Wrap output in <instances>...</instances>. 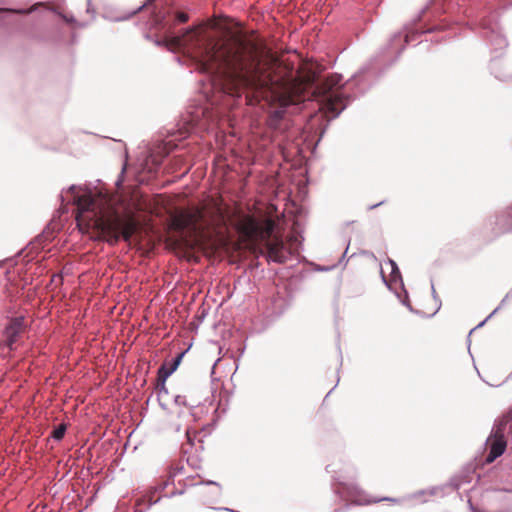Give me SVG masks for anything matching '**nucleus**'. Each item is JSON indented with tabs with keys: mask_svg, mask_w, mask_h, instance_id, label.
<instances>
[{
	"mask_svg": "<svg viewBox=\"0 0 512 512\" xmlns=\"http://www.w3.org/2000/svg\"><path fill=\"white\" fill-rule=\"evenodd\" d=\"M172 160L175 161V167L173 168V171H176V169L180 167L184 162L182 155H176Z\"/></svg>",
	"mask_w": 512,
	"mask_h": 512,
	"instance_id": "obj_20",
	"label": "nucleus"
},
{
	"mask_svg": "<svg viewBox=\"0 0 512 512\" xmlns=\"http://www.w3.org/2000/svg\"><path fill=\"white\" fill-rule=\"evenodd\" d=\"M67 23L74 24L78 27H84L85 24L78 22L73 16H67L61 13H58Z\"/></svg>",
	"mask_w": 512,
	"mask_h": 512,
	"instance_id": "obj_16",
	"label": "nucleus"
},
{
	"mask_svg": "<svg viewBox=\"0 0 512 512\" xmlns=\"http://www.w3.org/2000/svg\"><path fill=\"white\" fill-rule=\"evenodd\" d=\"M381 276H382V279H383L384 283H385L386 285H388L387 279H386V277H385V275L383 274V272H382V271H381Z\"/></svg>",
	"mask_w": 512,
	"mask_h": 512,
	"instance_id": "obj_33",
	"label": "nucleus"
},
{
	"mask_svg": "<svg viewBox=\"0 0 512 512\" xmlns=\"http://www.w3.org/2000/svg\"><path fill=\"white\" fill-rule=\"evenodd\" d=\"M175 366H171L170 363H163L158 369V381L161 383V387L158 390L157 398L160 406L164 409H168V390L165 387V381L175 371Z\"/></svg>",
	"mask_w": 512,
	"mask_h": 512,
	"instance_id": "obj_7",
	"label": "nucleus"
},
{
	"mask_svg": "<svg viewBox=\"0 0 512 512\" xmlns=\"http://www.w3.org/2000/svg\"><path fill=\"white\" fill-rule=\"evenodd\" d=\"M411 39H414V36L408 35V34L405 36V42L406 43H408Z\"/></svg>",
	"mask_w": 512,
	"mask_h": 512,
	"instance_id": "obj_29",
	"label": "nucleus"
},
{
	"mask_svg": "<svg viewBox=\"0 0 512 512\" xmlns=\"http://www.w3.org/2000/svg\"><path fill=\"white\" fill-rule=\"evenodd\" d=\"M81 186L71 185L60 194L61 203L77 207L76 221L81 231H93L110 244L120 238L129 241L137 228L135 212L107 193L93 194L91 191L80 194Z\"/></svg>",
	"mask_w": 512,
	"mask_h": 512,
	"instance_id": "obj_2",
	"label": "nucleus"
},
{
	"mask_svg": "<svg viewBox=\"0 0 512 512\" xmlns=\"http://www.w3.org/2000/svg\"><path fill=\"white\" fill-rule=\"evenodd\" d=\"M183 470H184V466L183 465H174L171 467L170 469V476L171 477H176L178 475H181L183 473Z\"/></svg>",
	"mask_w": 512,
	"mask_h": 512,
	"instance_id": "obj_17",
	"label": "nucleus"
},
{
	"mask_svg": "<svg viewBox=\"0 0 512 512\" xmlns=\"http://www.w3.org/2000/svg\"><path fill=\"white\" fill-rule=\"evenodd\" d=\"M174 403L175 405L177 406H185L186 405V399L184 396H181V395H176L174 397Z\"/></svg>",
	"mask_w": 512,
	"mask_h": 512,
	"instance_id": "obj_19",
	"label": "nucleus"
},
{
	"mask_svg": "<svg viewBox=\"0 0 512 512\" xmlns=\"http://www.w3.org/2000/svg\"><path fill=\"white\" fill-rule=\"evenodd\" d=\"M440 490L436 487L434 488H431L429 490H421L417 493L414 494V497L417 498L419 496H422V495H426V494H429L430 496H434L436 495Z\"/></svg>",
	"mask_w": 512,
	"mask_h": 512,
	"instance_id": "obj_15",
	"label": "nucleus"
},
{
	"mask_svg": "<svg viewBox=\"0 0 512 512\" xmlns=\"http://www.w3.org/2000/svg\"><path fill=\"white\" fill-rule=\"evenodd\" d=\"M177 18L180 22H186L188 16L185 13H178Z\"/></svg>",
	"mask_w": 512,
	"mask_h": 512,
	"instance_id": "obj_24",
	"label": "nucleus"
},
{
	"mask_svg": "<svg viewBox=\"0 0 512 512\" xmlns=\"http://www.w3.org/2000/svg\"><path fill=\"white\" fill-rule=\"evenodd\" d=\"M382 203H383V202H379V203H377V204H374V205L370 206V207H369V209H374V208H376V207L380 206Z\"/></svg>",
	"mask_w": 512,
	"mask_h": 512,
	"instance_id": "obj_32",
	"label": "nucleus"
},
{
	"mask_svg": "<svg viewBox=\"0 0 512 512\" xmlns=\"http://www.w3.org/2000/svg\"><path fill=\"white\" fill-rule=\"evenodd\" d=\"M172 45L224 93L233 97L245 95L250 105L261 100L277 103L267 120L269 128L277 134L284 135L289 128L287 109L310 97L316 99L327 118H336L348 104L350 96L346 90L360 86L364 80V71H360L345 85H341L340 74H330L322 79L313 76L307 81L288 79L277 82L262 63L255 42L236 35L227 40H216L205 27L189 29L174 37Z\"/></svg>",
	"mask_w": 512,
	"mask_h": 512,
	"instance_id": "obj_1",
	"label": "nucleus"
},
{
	"mask_svg": "<svg viewBox=\"0 0 512 512\" xmlns=\"http://www.w3.org/2000/svg\"><path fill=\"white\" fill-rule=\"evenodd\" d=\"M386 264L391 267L390 281L394 283L400 281L402 283L401 273L396 262L393 261L392 259H388Z\"/></svg>",
	"mask_w": 512,
	"mask_h": 512,
	"instance_id": "obj_11",
	"label": "nucleus"
},
{
	"mask_svg": "<svg viewBox=\"0 0 512 512\" xmlns=\"http://www.w3.org/2000/svg\"><path fill=\"white\" fill-rule=\"evenodd\" d=\"M65 432H66V426L64 424H61L54 429V431L52 433V437L55 440L59 441L64 437Z\"/></svg>",
	"mask_w": 512,
	"mask_h": 512,
	"instance_id": "obj_14",
	"label": "nucleus"
},
{
	"mask_svg": "<svg viewBox=\"0 0 512 512\" xmlns=\"http://www.w3.org/2000/svg\"><path fill=\"white\" fill-rule=\"evenodd\" d=\"M207 212L202 208H194L186 212L178 221L181 229H190L194 233H205L209 230H216L217 226L224 222L223 211L220 207L215 206L213 211Z\"/></svg>",
	"mask_w": 512,
	"mask_h": 512,
	"instance_id": "obj_4",
	"label": "nucleus"
},
{
	"mask_svg": "<svg viewBox=\"0 0 512 512\" xmlns=\"http://www.w3.org/2000/svg\"><path fill=\"white\" fill-rule=\"evenodd\" d=\"M507 216L509 217L508 226L512 228V207L508 209Z\"/></svg>",
	"mask_w": 512,
	"mask_h": 512,
	"instance_id": "obj_25",
	"label": "nucleus"
},
{
	"mask_svg": "<svg viewBox=\"0 0 512 512\" xmlns=\"http://www.w3.org/2000/svg\"><path fill=\"white\" fill-rule=\"evenodd\" d=\"M327 472L333 474V478L335 481H337V485L335 486V493H337L341 498L346 500H351L357 504H370V503H376L379 501H391V502H398L395 498L390 497H384L381 499H369L363 501L360 498L361 491L360 489L354 485L353 483H348L345 481L346 477L339 474L342 472L341 470H337V467L334 463L327 465L326 467Z\"/></svg>",
	"mask_w": 512,
	"mask_h": 512,
	"instance_id": "obj_5",
	"label": "nucleus"
},
{
	"mask_svg": "<svg viewBox=\"0 0 512 512\" xmlns=\"http://www.w3.org/2000/svg\"><path fill=\"white\" fill-rule=\"evenodd\" d=\"M482 27L485 38L494 50H503L508 46V41L502 33V29L498 21L486 19L483 21Z\"/></svg>",
	"mask_w": 512,
	"mask_h": 512,
	"instance_id": "obj_6",
	"label": "nucleus"
},
{
	"mask_svg": "<svg viewBox=\"0 0 512 512\" xmlns=\"http://www.w3.org/2000/svg\"><path fill=\"white\" fill-rule=\"evenodd\" d=\"M154 1H155V0H147V1L142 5V6H140V7L138 8V10H141V9H143L145 6H148V5L152 4Z\"/></svg>",
	"mask_w": 512,
	"mask_h": 512,
	"instance_id": "obj_27",
	"label": "nucleus"
},
{
	"mask_svg": "<svg viewBox=\"0 0 512 512\" xmlns=\"http://www.w3.org/2000/svg\"><path fill=\"white\" fill-rule=\"evenodd\" d=\"M138 11H139L138 9H137V10H135V11H133L130 15H127V17H125V18H126V19H127V18H130V16H131V15L135 14V13H136V12H138Z\"/></svg>",
	"mask_w": 512,
	"mask_h": 512,
	"instance_id": "obj_35",
	"label": "nucleus"
},
{
	"mask_svg": "<svg viewBox=\"0 0 512 512\" xmlns=\"http://www.w3.org/2000/svg\"><path fill=\"white\" fill-rule=\"evenodd\" d=\"M185 352H181L179 353L171 362H170V365L171 366H175V369H177V367L179 366L183 356H184Z\"/></svg>",
	"mask_w": 512,
	"mask_h": 512,
	"instance_id": "obj_18",
	"label": "nucleus"
},
{
	"mask_svg": "<svg viewBox=\"0 0 512 512\" xmlns=\"http://www.w3.org/2000/svg\"><path fill=\"white\" fill-rule=\"evenodd\" d=\"M348 252V247L345 249V252L343 254V256H345V254Z\"/></svg>",
	"mask_w": 512,
	"mask_h": 512,
	"instance_id": "obj_38",
	"label": "nucleus"
},
{
	"mask_svg": "<svg viewBox=\"0 0 512 512\" xmlns=\"http://www.w3.org/2000/svg\"><path fill=\"white\" fill-rule=\"evenodd\" d=\"M186 436H187L188 442H189L190 444H192V440H191V437H190V432H189V430H186Z\"/></svg>",
	"mask_w": 512,
	"mask_h": 512,
	"instance_id": "obj_30",
	"label": "nucleus"
},
{
	"mask_svg": "<svg viewBox=\"0 0 512 512\" xmlns=\"http://www.w3.org/2000/svg\"><path fill=\"white\" fill-rule=\"evenodd\" d=\"M162 160H163V157L158 158L157 155L150 154L147 159V165H149L151 163L153 167L148 168L149 172L155 171L161 165Z\"/></svg>",
	"mask_w": 512,
	"mask_h": 512,
	"instance_id": "obj_12",
	"label": "nucleus"
},
{
	"mask_svg": "<svg viewBox=\"0 0 512 512\" xmlns=\"http://www.w3.org/2000/svg\"><path fill=\"white\" fill-rule=\"evenodd\" d=\"M432 294H433V297L436 298V295H435V289H434V286L432 285Z\"/></svg>",
	"mask_w": 512,
	"mask_h": 512,
	"instance_id": "obj_36",
	"label": "nucleus"
},
{
	"mask_svg": "<svg viewBox=\"0 0 512 512\" xmlns=\"http://www.w3.org/2000/svg\"><path fill=\"white\" fill-rule=\"evenodd\" d=\"M487 443H489L490 449L486 457V462L492 463L500 457L506 449V440L503 432L499 429L496 430L495 433L487 439Z\"/></svg>",
	"mask_w": 512,
	"mask_h": 512,
	"instance_id": "obj_8",
	"label": "nucleus"
},
{
	"mask_svg": "<svg viewBox=\"0 0 512 512\" xmlns=\"http://www.w3.org/2000/svg\"><path fill=\"white\" fill-rule=\"evenodd\" d=\"M160 22H161V19L155 18V20H154L152 25L157 26L158 24H160Z\"/></svg>",
	"mask_w": 512,
	"mask_h": 512,
	"instance_id": "obj_31",
	"label": "nucleus"
},
{
	"mask_svg": "<svg viewBox=\"0 0 512 512\" xmlns=\"http://www.w3.org/2000/svg\"><path fill=\"white\" fill-rule=\"evenodd\" d=\"M38 4L31 6L28 9H11V8H2L0 11L3 12H11L15 14H31L37 9Z\"/></svg>",
	"mask_w": 512,
	"mask_h": 512,
	"instance_id": "obj_13",
	"label": "nucleus"
},
{
	"mask_svg": "<svg viewBox=\"0 0 512 512\" xmlns=\"http://www.w3.org/2000/svg\"><path fill=\"white\" fill-rule=\"evenodd\" d=\"M125 169H126V166L124 165L123 168H122V171H121V175H120V177L117 179V181L115 183L117 187H120L122 185L123 175H124Z\"/></svg>",
	"mask_w": 512,
	"mask_h": 512,
	"instance_id": "obj_23",
	"label": "nucleus"
},
{
	"mask_svg": "<svg viewBox=\"0 0 512 512\" xmlns=\"http://www.w3.org/2000/svg\"><path fill=\"white\" fill-rule=\"evenodd\" d=\"M500 308H501V305H500V306H498V307H496V308L492 311V313H491L490 315H488V317H487L485 320H483L480 324H478V326H477V327H481V326H483L487 320H489L493 315H495V314L499 311V309H500Z\"/></svg>",
	"mask_w": 512,
	"mask_h": 512,
	"instance_id": "obj_21",
	"label": "nucleus"
},
{
	"mask_svg": "<svg viewBox=\"0 0 512 512\" xmlns=\"http://www.w3.org/2000/svg\"><path fill=\"white\" fill-rule=\"evenodd\" d=\"M24 324L23 317H16L11 320L5 329V336L9 347L16 343Z\"/></svg>",
	"mask_w": 512,
	"mask_h": 512,
	"instance_id": "obj_10",
	"label": "nucleus"
},
{
	"mask_svg": "<svg viewBox=\"0 0 512 512\" xmlns=\"http://www.w3.org/2000/svg\"><path fill=\"white\" fill-rule=\"evenodd\" d=\"M365 90H366V87L359 88L358 91L353 94V97H356L357 95L364 93Z\"/></svg>",
	"mask_w": 512,
	"mask_h": 512,
	"instance_id": "obj_26",
	"label": "nucleus"
},
{
	"mask_svg": "<svg viewBox=\"0 0 512 512\" xmlns=\"http://www.w3.org/2000/svg\"><path fill=\"white\" fill-rule=\"evenodd\" d=\"M394 38H395V39H396V38H397V39H400V38H401V36H400V35H395V36H394Z\"/></svg>",
	"mask_w": 512,
	"mask_h": 512,
	"instance_id": "obj_37",
	"label": "nucleus"
},
{
	"mask_svg": "<svg viewBox=\"0 0 512 512\" xmlns=\"http://www.w3.org/2000/svg\"><path fill=\"white\" fill-rule=\"evenodd\" d=\"M275 229L276 223L270 218L261 222L251 218L247 223L248 236L265 242L268 260L284 263L289 258L290 251L280 237L274 236Z\"/></svg>",
	"mask_w": 512,
	"mask_h": 512,
	"instance_id": "obj_3",
	"label": "nucleus"
},
{
	"mask_svg": "<svg viewBox=\"0 0 512 512\" xmlns=\"http://www.w3.org/2000/svg\"><path fill=\"white\" fill-rule=\"evenodd\" d=\"M87 12H92L91 0H87Z\"/></svg>",
	"mask_w": 512,
	"mask_h": 512,
	"instance_id": "obj_28",
	"label": "nucleus"
},
{
	"mask_svg": "<svg viewBox=\"0 0 512 512\" xmlns=\"http://www.w3.org/2000/svg\"><path fill=\"white\" fill-rule=\"evenodd\" d=\"M189 122L192 124V125H195V126H200L202 125L200 122H199V114L197 113L196 115H193L191 117V119L189 120Z\"/></svg>",
	"mask_w": 512,
	"mask_h": 512,
	"instance_id": "obj_22",
	"label": "nucleus"
},
{
	"mask_svg": "<svg viewBox=\"0 0 512 512\" xmlns=\"http://www.w3.org/2000/svg\"><path fill=\"white\" fill-rule=\"evenodd\" d=\"M206 484H213V485H216V486H219V484L217 482H214V481H207Z\"/></svg>",
	"mask_w": 512,
	"mask_h": 512,
	"instance_id": "obj_34",
	"label": "nucleus"
},
{
	"mask_svg": "<svg viewBox=\"0 0 512 512\" xmlns=\"http://www.w3.org/2000/svg\"><path fill=\"white\" fill-rule=\"evenodd\" d=\"M491 73L501 81L512 79V61L493 60L490 64Z\"/></svg>",
	"mask_w": 512,
	"mask_h": 512,
	"instance_id": "obj_9",
	"label": "nucleus"
}]
</instances>
